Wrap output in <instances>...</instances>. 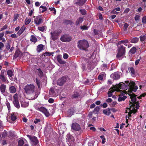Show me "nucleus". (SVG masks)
<instances>
[{
  "mask_svg": "<svg viewBox=\"0 0 146 146\" xmlns=\"http://www.w3.org/2000/svg\"><path fill=\"white\" fill-rule=\"evenodd\" d=\"M125 82L126 83L125 84L126 88L122 89H126L128 90L127 91L123 90L121 91L120 89L119 91L121 92V94L119 95L118 100L119 102L124 100L127 98L126 96L125 95L128 94L130 96L131 102V105L130 106L129 108H127L126 110V113H128V118L129 119V117L131 116V114H134L137 111V109H138L137 106L139 105L138 103V101L137 100L136 96L132 92H136L138 89L137 86L135 85V82L131 81L129 82V81H125Z\"/></svg>",
  "mask_w": 146,
  "mask_h": 146,
  "instance_id": "obj_1",
  "label": "nucleus"
},
{
  "mask_svg": "<svg viewBox=\"0 0 146 146\" xmlns=\"http://www.w3.org/2000/svg\"><path fill=\"white\" fill-rule=\"evenodd\" d=\"M126 86L124 83H120L118 85H114L110 88V90L108 91V97H111L112 95V93L115 91H119V89H125Z\"/></svg>",
  "mask_w": 146,
  "mask_h": 146,
  "instance_id": "obj_2",
  "label": "nucleus"
},
{
  "mask_svg": "<svg viewBox=\"0 0 146 146\" xmlns=\"http://www.w3.org/2000/svg\"><path fill=\"white\" fill-rule=\"evenodd\" d=\"M78 46L80 49L85 50L89 47V45L88 42L86 40H82L78 42Z\"/></svg>",
  "mask_w": 146,
  "mask_h": 146,
  "instance_id": "obj_3",
  "label": "nucleus"
},
{
  "mask_svg": "<svg viewBox=\"0 0 146 146\" xmlns=\"http://www.w3.org/2000/svg\"><path fill=\"white\" fill-rule=\"evenodd\" d=\"M24 89L27 94H31L35 91V86L33 84H27L25 87Z\"/></svg>",
  "mask_w": 146,
  "mask_h": 146,
  "instance_id": "obj_4",
  "label": "nucleus"
},
{
  "mask_svg": "<svg viewBox=\"0 0 146 146\" xmlns=\"http://www.w3.org/2000/svg\"><path fill=\"white\" fill-rule=\"evenodd\" d=\"M125 48L123 46H120L118 47V52L117 55V58L121 59L120 58L125 54Z\"/></svg>",
  "mask_w": 146,
  "mask_h": 146,
  "instance_id": "obj_5",
  "label": "nucleus"
},
{
  "mask_svg": "<svg viewBox=\"0 0 146 146\" xmlns=\"http://www.w3.org/2000/svg\"><path fill=\"white\" fill-rule=\"evenodd\" d=\"M27 136L31 141L32 146H39L38 141L36 137H31L29 135H27Z\"/></svg>",
  "mask_w": 146,
  "mask_h": 146,
  "instance_id": "obj_6",
  "label": "nucleus"
},
{
  "mask_svg": "<svg viewBox=\"0 0 146 146\" xmlns=\"http://www.w3.org/2000/svg\"><path fill=\"white\" fill-rule=\"evenodd\" d=\"M36 109L37 110L40 111L44 113L46 116L48 117L49 116L50 114L49 112L45 108L42 107L40 108H36Z\"/></svg>",
  "mask_w": 146,
  "mask_h": 146,
  "instance_id": "obj_7",
  "label": "nucleus"
},
{
  "mask_svg": "<svg viewBox=\"0 0 146 146\" xmlns=\"http://www.w3.org/2000/svg\"><path fill=\"white\" fill-rule=\"evenodd\" d=\"M61 31H60L59 32L57 31H55L53 32H51L50 34L51 35V38L52 40H55L58 38V36L59 35Z\"/></svg>",
  "mask_w": 146,
  "mask_h": 146,
  "instance_id": "obj_8",
  "label": "nucleus"
},
{
  "mask_svg": "<svg viewBox=\"0 0 146 146\" xmlns=\"http://www.w3.org/2000/svg\"><path fill=\"white\" fill-rule=\"evenodd\" d=\"M60 40L62 42H69L72 39L71 36L67 35H64L60 38Z\"/></svg>",
  "mask_w": 146,
  "mask_h": 146,
  "instance_id": "obj_9",
  "label": "nucleus"
},
{
  "mask_svg": "<svg viewBox=\"0 0 146 146\" xmlns=\"http://www.w3.org/2000/svg\"><path fill=\"white\" fill-rule=\"evenodd\" d=\"M66 138L67 141L69 142L70 144H73L74 141V139L72 136L68 134L67 135Z\"/></svg>",
  "mask_w": 146,
  "mask_h": 146,
  "instance_id": "obj_10",
  "label": "nucleus"
},
{
  "mask_svg": "<svg viewBox=\"0 0 146 146\" xmlns=\"http://www.w3.org/2000/svg\"><path fill=\"white\" fill-rule=\"evenodd\" d=\"M2 72V71L1 72ZM0 82H5L8 83L9 82L6 78L5 76L4 73L2 72L0 74Z\"/></svg>",
  "mask_w": 146,
  "mask_h": 146,
  "instance_id": "obj_11",
  "label": "nucleus"
},
{
  "mask_svg": "<svg viewBox=\"0 0 146 146\" xmlns=\"http://www.w3.org/2000/svg\"><path fill=\"white\" fill-rule=\"evenodd\" d=\"M72 129L76 131H79L81 129L80 125L77 123H74L72 124Z\"/></svg>",
  "mask_w": 146,
  "mask_h": 146,
  "instance_id": "obj_12",
  "label": "nucleus"
},
{
  "mask_svg": "<svg viewBox=\"0 0 146 146\" xmlns=\"http://www.w3.org/2000/svg\"><path fill=\"white\" fill-rule=\"evenodd\" d=\"M21 106L23 108H26L29 105V101L27 100H22L20 101Z\"/></svg>",
  "mask_w": 146,
  "mask_h": 146,
  "instance_id": "obj_13",
  "label": "nucleus"
},
{
  "mask_svg": "<svg viewBox=\"0 0 146 146\" xmlns=\"http://www.w3.org/2000/svg\"><path fill=\"white\" fill-rule=\"evenodd\" d=\"M120 73L119 72H115L111 75L110 76L111 78L114 79H117L120 77Z\"/></svg>",
  "mask_w": 146,
  "mask_h": 146,
  "instance_id": "obj_14",
  "label": "nucleus"
},
{
  "mask_svg": "<svg viewBox=\"0 0 146 146\" xmlns=\"http://www.w3.org/2000/svg\"><path fill=\"white\" fill-rule=\"evenodd\" d=\"M42 22V18L41 16H38L34 19V22L37 25L40 24Z\"/></svg>",
  "mask_w": 146,
  "mask_h": 146,
  "instance_id": "obj_15",
  "label": "nucleus"
},
{
  "mask_svg": "<svg viewBox=\"0 0 146 146\" xmlns=\"http://www.w3.org/2000/svg\"><path fill=\"white\" fill-rule=\"evenodd\" d=\"M66 80V78L64 77H63L58 80L57 82V84L60 86H62L65 82Z\"/></svg>",
  "mask_w": 146,
  "mask_h": 146,
  "instance_id": "obj_16",
  "label": "nucleus"
},
{
  "mask_svg": "<svg viewBox=\"0 0 146 146\" xmlns=\"http://www.w3.org/2000/svg\"><path fill=\"white\" fill-rule=\"evenodd\" d=\"M87 0H79L77 2L75 1L74 3L77 6H81L83 5Z\"/></svg>",
  "mask_w": 146,
  "mask_h": 146,
  "instance_id": "obj_17",
  "label": "nucleus"
},
{
  "mask_svg": "<svg viewBox=\"0 0 146 146\" xmlns=\"http://www.w3.org/2000/svg\"><path fill=\"white\" fill-rule=\"evenodd\" d=\"M9 90L11 93L13 94L16 92V89L15 87L13 86H10L9 88Z\"/></svg>",
  "mask_w": 146,
  "mask_h": 146,
  "instance_id": "obj_18",
  "label": "nucleus"
},
{
  "mask_svg": "<svg viewBox=\"0 0 146 146\" xmlns=\"http://www.w3.org/2000/svg\"><path fill=\"white\" fill-rule=\"evenodd\" d=\"M103 113L106 115H109L111 113L110 109L109 108L103 110Z\"/></svg>",
  "mask_w": 146,
  "mask_h": 146,
  "instance_id": "obj_19",
  "label": "nucleus"
},
{
  "mask_svg": "<svg viewBox=\"0 0 146 146\" xmlns=\"http://www.w3.org/2000/svg\"><path fill=\"white\" fill-rule=\"evenodd\" d=\"M98 79L101 80L106 78V75L103 72L100 74L98 77Z\"/></svg>",
  "mask_w": 146,
  "mask_h": 146,
  "instance_id": "obj_20",
  "label": "nucleus"
},
{
  "mask_svg": "<svg viewBox=\"0 0 146 146\" xmlns=\"http://www.w3.org/2000/svg\"><path fill=\"white\" fill-rule=\"evenodd\" d=\"M6 85L2 84L0 86V90L1 93L4 92L6 90Z\"/></svg>",
  "mask_w": 146,
  "mask_h": 146,
  "instance_id": "obj_21",
  "label": "nucleus"
},
{
  "mask_svg": "<svg viewBox=\"0 0 146 146\" xmlns=\"http://www.w3.org/2000/svg\"><path fill=\"white\" fill-rule=\"evenodd\" d=\"M13 103L14 106L17 108H20V105L18 100H14Z\"/></svg>",
  "mask_w": 146,
  "mask_h": 146,
  "instance_id": "obj_22",
  "label": "nucleus"
},
{
  "mask_svg": "<svg viewBox=\"0 0 146 146\" xmlns=\"http://www.w3.org/2000/svg\"><path fill=\"white\" fill-rule=\"evenodd\" d=\"M49 93L50 95L51 96H56V94L55 93L54 90L52 88L50 89Z\"/></svg>",
  "mask_w": 146,
  "mask_h": 146,
  "instance_id": "obj_23",
  "label": "nucleus"
},
{
  "mask_svg": "<svg viewBox=\"0 0 146 146\" xmlns=\"http://www.w3.org/2000/svg\"><path fill=\"white\" fill-rule=\"evenodd\" d=\"M46 7L41 6L40 7L39 11V13H42L46 11Z\"/></svg>",
  "mask_w": 146,
  "mask_h": 146,
  "instance_id": "obj_24",
  "label": "nucleus"
},
{
  "mask_svg": "<svg viewBox=\"0 0 146 146\" xmlns=\"http://www.w3.org/2000/svg\"><path fill=\"white\" fill-rule=\"evenodd\" d=\"M43 50V46L42 44L39 45L37 46V51L38 52H40Z\"/></svg>",
  "mask_w": 146,
  "mask_h": 146,
  "instance_id": "obj_25",
  "label": "nucleus"
},
{
  "mask_svg": "<svg viewBox=\"0 0 146 146\" xmlns=\"http://www.w3.org/2000/svg\"><path fill=\"white\" fill-rule=\"evenodd\" d=\"M7 74L9 77H11L14 74V72L13 71L11 70H8L7 71Z\"/></svg>",
  "mask_w": 146,
  "mask_h": 146,
  "instance_id": "obj_26",
  "label": "nucleus"
},
{
  "mask_svg": "<svg viewBox=\"0 0 146 146\" xmlns=\"http://www.w3.org/2000/svg\"><path fill=\"white\" fill-rule=\"evenodd\" d=\"M26 28L23 25L21 28L20 29L17 33V34L19 35H21L24 31Z\"/></svg>",
  "mask_w": 146,
  "mask_h": 146,
  "instance_id": "obj_27",
  "label": "nucleus"
},
{
  "mask_svg": "<svg viewBox=\"0 0 146 146\" xmlns=\"http://www.w3.org/2000/svg\"><path fill=\"white\" fill-rule=\"evenodd\" d=\"M129 42V41L128 40H122L118 42V44H120L121 43H123L125 45L127 46L128 44L127 43H128Z\"/></svg>",
  "mask_w": 146,
  "mask_h": 146,
  "instance_id": "obj_28",
  "label": "nucleus"
},
{
  "mask_svg": "<svg viewBox=\"0 0 146 146\" xmlns=\"http://www.w3.org/2000/svg\"><path fill=\"white\" fill-rule=\"evenodd\" d=\"M83 21V18H80L77 19L76 22V24L77 25H79Z\"/></svg>",
  "mask_w": 146,
  "mask_h": 146,
  "instance_id": "obj_29",
  "label": "nucleus"
},
{
  "mask_svg": "<svg viewBox=\"0 0 146 146\" xmlns=\"http://www.w3.org/2000/svg\"><path fill=\"white\" fill-rule=\"evenodd\" d=\"M30 40L32 42L34 43H35L37 41V39L33 35H31Z\"/></svg>",
  "mask_w": 146,
  "mask_h": 146,
  "instance_id": "obj_30",
  "label": "nucleus"
},
{
  "mask_svg": "<svg viewBox=\"0 0 146 146\" xmlns=\"http://www.w3.org/2000/svg\"><path fill=\"white\" fill-rule=\"evenodd\" d=\"M73 113L74 112L72 109L69 110L68 113V116L70 117L73 114Z\"/></svg>",
  "mask_w": 146,
  "mask_h": 146,
  "instance_id": "obj_31",
  "label": "nucleus"
},
{
  "mask_svg": "<svg viewBox=\"0 0 146 146\" xmlns=\"http://www.w3.org/2000/svg\"><path fill=\"white\" fill-rule=\"evenodd\" d=\"M24 141L23 140L20 139L19 140L18 142L19 146H22L24 144Z\"/></svg>",
  "mask_w": 146,
  "mask_h": 146,
  "instance_id": "obj_32",
  "label": "nucleus"
},
{
  "mask_svg": "<svg viewBox=\"0 0 146 146\" xmlns=\"http://www.w3.org/2000/svg\"><path fill=\"white\" fill-rule=\"evenodd\" d=\"M141 41V42H143L146 40V35H141L140 37Z\"/></svg>",
  "mask_w": 146,
  "mask_h": 146,
  "instance_id": "obj_33",
  "label": "nucleus"
},
{
  "mask_svg": "<svg viewBox=\"0 0 146 146\" xmlns=\"http://www.w3.org/2000/svg\"><path fill=\"white\" fill-rule=\"evenodd\" d=\"M139 40V38L137 37H135L132 38L131 40V42L133 43L137 42Z\"/></svg>",
  "mask_w": 146,
  "mask_h": 146,
  "instance_id": "obj_34",
  "label": "nucleus"
},
{
  "mask_svg": "<svg viewBox=\"0 0 146 146\" xmlns=\"http://www.w3.org/2000/svg\"><path fill=\"white\" fill-rule=\"evenodd\" d=\"M100 109V108L98 106L96 107L94 109V111H93L94 113H98Z\"/></svg>",
  "mask_w": 146,
  "mask_h": 146,
  "instance_id": "obj_35",
  "label": "nucleus"
},
{
  "mask_svg": "<svg viewBox=\"0 0 146 146\" xmlns=\"http://www.w3.org/2000/svg\"><path fill=\"white\" fill-rule=\"evenodd\" d=\"M136 50V48L135 47H133L130 50V52L132 54H134Z\"/></svg>",
  "mask_w": 146,
  "mask_h": 146,
  "instance_id": "obj_36",
  "label": "nucleus"
},
{
  "mask_svg": "<svg viewBox=\"0 0 146 146\" xmlns=\"http://www.w3.org/2000/svg\"><path fill=\"white\" fill-rule=\"evenodd\" d=\"M31 21V19H27L26 18L25 20V24L27 25L29 24Z\"/></svg>",
  "mask_w": 146,
  "mask_h": 146,
  "instance_id": "obj_37",
  "label": "nucleus"
},
{
  "mask_svg": "<svg viewBox=\"0 0 146 146\" xmlns=\"http://www.w3.org/2000/svg\"><path fill=\"white\" fill-rule=\"evenodd\" d=\"M11 119L13 121H14L16 119V117L13 114H11Z\"/></svg>",
  "mask_w": 146,
  "mask_h": 146,
  "instance_id": "obj_38",
  "label": "nucleus"
},
{
  "mask_svg": "<svg viewBox=\"0 0 146 146\" xmlns=\"http://www.w3.org/2000/svg\"><path fill=\"white\" fill-rule=\"evenodd\" d=\"M19 17V14H16L14 16V19H13V21H15L17 20L18 18Z\"/></svg>",
  "mask_w": 146,
  "mask_h": 146,
  "instance_id": "obj_39",
  "label": "nucleus"
},
{
  "mask_svg": "<svg viewBox=\"0 0 146 146\" xmlns=\"http://www.w3.org/2000/svg\"><path fill=\"white\" fill-rule=\"evenodd\" d=\"M101 138L102 139V143L104 144L106 142L105 140L106 139L104 135H101L100 136Z\"/></svg>",
  "mask_w": 146,
  "mask_h": 146,
  "instance_id": "obj_40",
  "label": "nucleus"
},
{
  "mask_svg": "<svg viewBox=\"0 0 146 146\" xmlns=\"http://www.w3.org/2000/svg\"><path fill=\"white\" fill-rule=\"evenodd\" d=\"M128 25L126 23H124L123 25V29L124 30H126L127 27H128Z\"/></svg>",
  "mask_w": 146,
  "mask_h": 146,
  "instance_id": "obj_41",
  "label": "nucleus"
},
{
  "mask_svg": "<svg viewBox=\"0 0 146 146\" xmlns=\"http://www.w3.org/2000/svg\"><path fill=\"white\" fill-rule=\"evenodd\" d=\"M129 71L131 72L132 74H134L135 71L133 68L132 67H131L129 69Z\"/></svg>",
  "mask_w": 146,
  "mask_h": 146,
  "instance_id": "obj_42",
  "label": "nucleus"
},
{
  "mask_svg": "<svg viewBox=\"0 0 146 146\" xmlns=\"http://www.w3.org/2000/svg\"><path fill=\"white\" fill-rule=\"evenodd\" d=\"M80 28L82 30H87L88 29V27L85 25H84L83 26L80 27Z\"/></svg>",
  "mask_w": 146,
  "mask_h": 146,
  "instance_id": "obj_43",
  "label": "nucleus"
},
{
  "mask_svg": "<svg viewBox=\"0 0 146 146\" xmlns=\"http://www.w3.org/2000/svg\"><path fill=\"white\" fill-rule=\"evenodd\" d=\"M6 104L7 106L8 110H9L11 108V106L9 103L8 101H7L6 102Z\"/></svg>",
  "mask_w": 146,
  "mask_h": 146,
  "instance_id": "obj_44",
  "label": "nucleus"
},
{
  "mask_svg": "<svg viewBox=\"0 0 146 146\" xmlns=\"http://www.w3.org/2000/svg\"><path fill=\"white\" fill-rule=\"evenodd\" d=\"M38 74L40 76H41L43 75V72L40 69H38Z\"/></svg>",
  "mask_w": 146,
  "mask_h": 146,
  "instance_id": "obj_45",
  "label": "nucleus"
},
{
  "mask_svg": "<svg viewBox=\"0 0 146 146\" xmlns=\"http://www.w3.org/2000/svg\"><path fill=\"white\" fill-rule=\"evenodd\" d=\"M38 29L42 31H43L46 29V28L44 27H38Z\"/></svg>",
  "mask_w": 146,
  "mask_h": 146,
  "instance_id": "obj_46",
  "label": "nucleus"
},
{
  "mask_svg": "<svg viewBox=\"0 0 146 146\" xmlns=\"http://www.w3.org/2000/svg\"><path fill=\"white\" fill-rule=\"evenodd\" d=\"M40 121V120L39 119L36 118L34 121V122L35 124H37Z\"/></svg>",
  "mask_w": 146,
  "mask_h": 146,
  "instance_id": "obj_47",
  "label": "nucleus"
},
{
  "mask_svg": "<svg viewBox=\"0 0 146 146\" xmlns=\"http://www.w3.org/2000/svg\"><path fill=\"white\" fill-rule=\"evenodd\" d=\"M36 81L38 88H40V84L39 80H38L37 78H36Z\"/></svg>",
  "mask_w": 146,
  "mask_h": 146,
  "instance_id": "obj_48",
  "label": "nucleus"
},
{
  "mask_svg": "<svg viewBox=\"0 0 146 146\" xmlns=\"http://www.w3.org/2000/svg\"><path fill=\"white\" fill-rule=\"evenodd\" d=\"M13 98L14 100H18V94L17 93L15 94L14 95Z\"/></svg>",
  "mask_w": 146,
  "mask_h": 146,
  "instance_id": "obj_49",
  "label": "nucleus"
},
{
  "mask_svg": "<svg viewBox=\"0 0 146 146\" xmlns=\"http://www.w3.org/2000/svg\"><path fill=\"white\" fill-rule=\"evenodd\" d=\"M140 16L139 15H137L135 16L134 19L136 21L139 20L140 19Z\"/></svg>",
  "mask_w": 146,
  "mask_h": 146,
  "instance_id": "obj_50",
  "label": "nucleus"
},
{
  "mask_svg": "<svg viewBox=\"0 0 146 146\" xmlns=\"http://www.w3.org/2000/svg\"><path fill=\"white\" fill-rule=\"evenodd\" d=\"M142 22L145 23H146V16L144 17L142 19Z\"/></svg>",
  "mask_w": 146,
  "mask_h": 146,
  "instance_id": "obj_51",
  "label": "nucleus"
},
{
  "mask_svg": "<svg viewBox=\"0 0 146 146\" xmlns=\"http://www.w3.org/2000/svg\"><path fill=\"white\" fill-rule=\"evenodd\" d=\"M141 59V57H140L139 59H137L135 61V65H137L138 64H139V62L140 60Z\"/></svg>",
  "mask_w": 146,
  "mask_h": 146,
  "instance_id": "obj_52",
  "label": "nucleus"
},
{
  "mask_svg": "<svg viewBox=\"0 0 146 146\" xmlns=\"http://www.w3.org/2000/svg\"><path fill=\"white\" fill-rule=\"evenodd\" d=\"M80 12L83 15H84L86 13V10L85 9H81Z\"/></svg>",
  "mask_w": 146,
  "mask_h": 146,
  "instance_id": "obj_53",
  "label": "nucleus"
},
{
  "mask_svg": "<svg viewBox=\"0 0 146 146\" xmlns=\"http://www.w3.org/2000/svg\"><path fill=\"white\" fill-rule=\"evenodd\" d=\"M50 10L51 11H54L53 13L54 14H56V11L55 9L54 8V7L50 8Z\"/></svg>",
  "mask_w": 146,
  "mask_h": 146,
  "instance_id": "obj_54",
  "label": "nucleus"
},
{
  "mask_svg": "<svg viewBox=\"0 0 146 146\" xmlns=\"http://www.w3.org/2000/svg\"><path fill=\"white\" fill-rule=\"evenodd\" d=\"M4 47V44L1 42H0V50H2V48Z\"/></svg>",
  "mask_w": 146,
  "mask_h": 146,
  "instance_id": "obj_55",
  "label": "nucleus"
},
{
  "mask_svg": "<svg viewBox=\"0 0 146 146\" xmlns=\"http://www.w3.org/2000/svg\"><path fill=\"white\" fill-rule=\"evenodd\" d=\"M94 143L93 141H90L88 143V145L89 146H93L94 145Z\"/></svg>",
  "mask_w": 146,
  "mask_h": 146,
  "instance_id": "obj_56",
  "label": "nucleus"
},
{
  "mask_svg": "<svg viewBox=\"0 0 146 146\" xmlns=\"http://www.w3.org/2000/svg\"><path fill=\"white\" fill-rule=\"evenodd\" d=\"M7 25H5L1 29L0 31H2L7 28Z\"/></svg>",
  "mask_w": 146,
  "mask_h": 146,
  "instance_id": "obj_57",
  "label": "nucleus"
},
{
  "mask_svg": "<svg viewBox=\"0 0 146 146\" xmlns=\"http://www.w3.org/2000/svg\"><path fill=\"white\" fill-rule=\"evenodd\" d=\"M145 95L146 94L145 93L142 94L140 96L137 97V98H138V99H141L142 97H144Z\"/></svg>",
  "mask_w": 146,
  "mask_h": 146,
  "instance_id": "obj_58",
  "label": "nucleus"
},
{
  "mask_svg": "<svg viewBox=\"0 0 146 146\" xmlns=\"http://www.w3.org/2000/svg\"><path fill=\"white\" fill-rule=\"evenodd\" d=\"M101 106L103 107L104 108H106L108 106V104L106 103H105L103 104H101Z\"/></svg>",
  "mask_w": 146,
  "mask_h": 146,
  "instance_id": "obj_59",
  "label": "nucleus"
},
{
  "mask_svg": "<svg viewBox=\"0 0 146 146\" xmlns=\"http://www.w3.org/2000/svg\"><path fill=\"white\" fill-rule=\"evenodd\" d=\"M4 35V33L3 32H2L0 33V40H1Z\"/></svg>",
  "mask_w": 146,
  "mask_h": 146,
  "instance_id": "obj_60",
  "label": "nucleus"
},
{
  "mask_svg": "<svg viewBox=\"0 0 146 146\" xmlns=\"http://www.w3.org/2000/svg\"><path fill=\"white\" fill-rule=\"evenodd\" d=\"M93 113L94 112H90L89 113L88 115V116L89 118H91L92 117Z\"/></svg>",
  "mask_w": 146,
  "mask_h": 146,
  "instance_id": "obj_61",
  "label": "nucleus"
},
{
  "mask_svg": "<svg viewBox=\"0 0 146 146\" xmlns=\"http://www.w3.org/2000/svg\"><path fill=\"white\" fill-rule=\"evenodd\" d=\"M68 56L66 54H64L63 55V58L64 59H67L68 57Z\"/></svg>",
  "mask_w": 146,
  "mask_h": 146,
  "instance_id": "obj_62",
  "label": "nucleus"
},
{
  "mask_svg": "<svg viewBox=\"0 0 146 146\" xmlns=\"http://www.w3.org/2000/svg\"><path fill=\"white\" fill-rule=\"evenodd\" d=\"M130 9L129 8H126L124 11V13H127L129 11Z\"/></svg>",
  "mask_w": 146,
  "mask_h": 146,
  "instance_id": "obj_63",
  "label": "nucleus"
},
{
  "mask_svg": "<svg viewBox=\"0 0 146 146\" xmlns=\"http://www.w3.org/2000/svg\"><path fill=\"white\" fill-rule=\"evenodd\" d=\"M67 22H68V24H69L71 25H72L74 24L73 22L71 21L68 20L67 21Z\"/></svg>",
  "mask_w": 146,
  "mask_h": 146,
  "instance_id": "obj_64",
  "label": "nucleus"
}]
</instances>
